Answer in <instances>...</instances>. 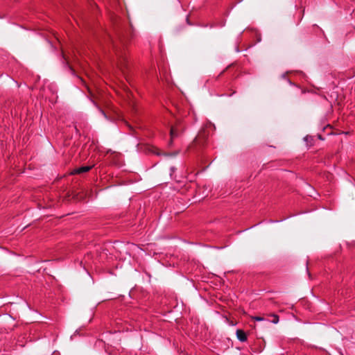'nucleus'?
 Listing matches in <instances>:
<instances>
[{
	"label": "nucleus",
	"instance_id": "2",
	"mask_svg": "<svg viewBox=\"0 0 355 355\" xmlns=\"http://www.w3.org/2000/svg\"><path fill=\"white\" fill-rule=\"evenodd\" d=\"M236 337H237L238 340L241 342H244L247 340V336H246L245 333L243 330H241V329L236 330Z\"/></svg>",
	"mask_w": 355,
	"mask_h": 355
},
{
	"label": "nucleus",
	"instance_id": "5",
	"mask_svg": "<svg viewBox=\"0 0 355 355\" xmlns=\"http://www.w3.org/2000/svg\"><path fill=\"white\" fill-rule=\"evenodd\" d=\"M175 136V130L173 128H171V138H173Z\"/></svg>",
	"mask_w": 355,
	"mask_h": 355
},
{
	"label": "nucleus",
	"instance_id": "3",
	"mask_svg": "<svg viewBox=\"0 0 355 355\" xmlns=\"http://www.w3.org/2000/svg\"><path fill=\"white\" fill-rule=\"evenodd\" d=\"M92 166H81L74 170V173H82L89 171Z\"/></svg>",
	"mask_w": 355,
	"mask_h": 355
},
{
	"label": "nucleus",
	"instance_id": "1",
	"mask_svg": "<svg viewBox=\"0 0 355 355\" xmlns=\"http://www.w3.org/2000/svg\"><path fill=\"white\" fill-rule=\"evenodd\" d=\"M128 61L127 55L125 53H120L118 55L117 66L123 73H125V70L128 68Z\"/></svg>",
	"mask_w": 355,
	"mask_h": 355
},
{
	"label": "nucleus",
	"instance_id": "4",
	"mask_svg": "<svg viewBox=\"0 0 355 355\" xmlns=\"http://www.w3.org/2000/svg\"><path fill=\"white\" fill-rule=\"evenodd\" d=\"M252 319L255 321H262L264 320L263 318L259 316H254L252 317Z\"/></svg>",
	"mask_w": 355,
	"mask_h": 355
},
{
	"label": "nucleus",
	"instance_id": "6",
	"mask_svg": "<svg viewBox=\"0 0 355 355\" xmlns=\"http://www.w3.org/2000/svg\"><path fill=\"white\" fill-rule=\"evenodd\" d=\"M275 318L274 320H272V322L276 324L279 322V318L277 315H274Z\"/></svg>",
	"mask_w": 355,
	"mask_h": 355
},
{
	"label": "nucleus",
	"instance_id": "7",
	"mask_svg": "<svg viewBox=\"0 0 355 355\" xmlns=\"http://www.w3.org/2000/svg\"><path fill=\"white\" fill-rule=\"evenodd\" d=\"M69 69L71 71V73H73V72H74L73 69L72 68H71V67H69Z\"/></svg>",
	"mask_w": 355,
	"mask_h": 355
}]
</instances>
